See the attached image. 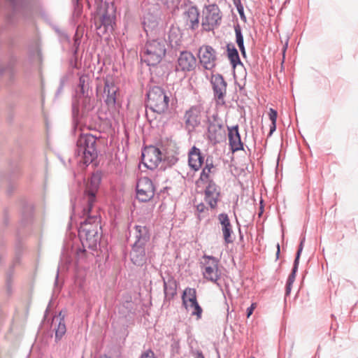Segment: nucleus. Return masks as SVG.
I'll list each match as a JSON object with an SVG mask.
<instances>
[{"instance_id": "nucleus-1", "label": "nucleus", "mask_w": 358, "mask_h": 358, "mask_svg": "<svg viewBox=\"0 0 358 358\" xmlns=\"http://www.w3.org/2000/svg\"><path fill=\"white\" fill-rule=\"evenodd\" d=\"M96 140L97 138L91 134L80 135L75 150L76 157H80L78 162L88 166L97 158Z\"/></svg>"}, {"instance_id": "nucleus-2", "label": "nucleus", "mask_w": 358, "mask_h": 358, "mask_svg": "<svg viewBox=\"0 0 358 358\" xmlns=\"http://www.w3.org/2000/svg\"><path fill=\"white\" fill-rule=\"evenodd\" d=\"M115 10L113 4L101 1L97 5L94 25L97 35L102 36L112 32L115 24Z\"/></svg>"}, {"instance_id": "nucleus-3", "label": "nucleus", "mask_w": 358, "mask_h": 358, "mask_svg": "<svg viewBox=\"0 0 358 358\" xmlns=\"http://www.w3.org/2000/svg\"><path fill=\"white\" fill-rule=\"evenodd\" d=\"M146 95L145 107L148 119H149V111L161 115L167 110L169 97L162 87L153 86L150 88Z\"/></svg>"}, {"instance_id": "nucleus-4", "label": "nucleus", "mask_w": 358, "mask_h": 358, "mask_svg": "<svg viewBox=\"0 0 358 358\" xmlns=\"http://www.w3.org/2000/svg\"><path fill=\"white\" fill-rule=\"evenodd\" d=\"M166 42L164 39L148 41L141 57L148 66L157 65L166 55Z\"/></svg>"}, {"instance_id": "nucleus-5", "label": "nucleus", "mask_w": 358, "mask_h": 358, "mask_svg": "<svg viewBox=\"0 0 358 358\" xmlns=\"http://www.w3.org/2000/svg\"><path fill=\"white\" fill-rule=\"evenodd\" d=\"M101 181V175L98 173H93L90 182L87 185L82 198V205H86L84 213H89L94 207L96 202V195Z\"/></svg>"}, {"instance_id": "nucleus-6", "label": "nucleus", "mask_w": 358, "mask_h": 358, "mask_svg": "<svg viewBox=\"0 0 358 358\" xmlns=\"http://www.w3.org/2000/svg\"><path fill=\"white\" fill-rule=\"evenodd\" d=\"M207 137L214 145L220 143L225 138V130L222 119L217 113L208 117Z\"/></svg>"}, {"instance_id": "nucleus-7", "label": "nucleus", "mask_w": 358, "mask_h": 358, "mask_svg": "<svg viewBox=\"0 0 358 358\" xmlns=\"http://www.w3.org/2000/svg\"><path fill=\"white\" fill-rule=\"evenodd\" d=\"M82 215H80V226L78 227V233H83L85 230L89 231H101L100 226V217L96 211H94V207L89 213H84L86 205H82Z\"/></svg>"}, {"instance_id": "nucleus-8", "label": "nucleus", "mask_w": 358, "mask_h": 358, "mask_svg": "<svg viewBox=\"0 0 358 358\" xmlns=\"http://www.w3.org/2000/svg\"><path fill=\"white\" fill-rule=\"evenodd\" d=\"M151 258L152 250L150 246L131 245L129 259L135 266L140 267L145 266L148 261L150 262Z\"/></svg>"}, {"instance_id": "nucleus-9", "label": "nucleus", "mask_w": 358, "mask_h": 358, "mask_svg": "<svg viewBox=\"0 0 358 358\" xmlns=\"http://www.w3.org/2000/svg\"><path fill=\"white\" fill-rule=\"evenodd\" d=\"M203 259H208L202 271L203 278L220 287V285L217 282L221 275L218 268L219 259L213 256L206 255H203Z\"/></svg>"}, {"instance_id": "nucleus-10", "label": "nucleus", "mask_w": 358, "mask_h": 358, "mask_svg": "<svg viewBox=\"0 0 358 358\" xmlns=\"http://www.w3.org/2000/svg\"><path fill=\"white\" fill-rule=\"evenodd\" d=\"M203 109V106L199 104L191 106L185 111L184 115L185 127L188 132L193 131L200 125Z\"/></svg>"}, {"instance_id": "nucleus-11", "label": "nucleus", "mask_w": 358, "mask_h": 358, "mask_svg": "<svg viewBox=\"0 0 358 358\" xmlns=\"http://www.w3.org/2000/svg\"><path fill=\"white\" fill-rule=\"evenodd\" d=\"M155 187L150 178H141L136 185V196L141 202H148L155 196Z\"/></svg>"}, {"instance_id": "nucleus-12", "label": "nucleus", "mask_w": 358, "mask_h": 358, "mask_svg": "<svg viewBox=\"0 0 358 358\" xmlns=\"http://www.w3.org/2000/svg\"><path fill=\"white\" fill-rule=\"evenodd\" d=\"M131 245L150 246L151 234L150 229L146 226L135 225L129 231Z\"/></svg>"}, {"instance_id": "nucleus-13", "label": "nucleus", "mask_w": 358, "mask_h": 358, "mask_svg": "<svg viewBox=\"0 0 358 358\" xmlns=\"http://www.w3.org/2000/svg\"><path fill=\"white\" fill-rule=\"evenodd\" d=\"M162 159V154L160 150L155 146L150 145L142 151V162L148 169H156Z\"/></svg>"}, {"instance_id": "nucleus-14", "label": "nucleus", "mask_w": 358, "mask_h": 358, "mask_svg": "<svg viewBox=\"0 0 358 358\" xmlns=\"http://www.w3.org/2000/svg\"><path fill=\"white\" fill-rule=\"evenodd\" d=\"M104 87L103 95L104 101L108 108H114L117 101V93L119 87L115 83L112 76H106L103 79Z\"/></svg>"}, {"instance_id": "nucleus-15", "label": "nucleus", "mask_w": 358, "mask_h": 358, "mask_svg": "<svg viewBox=\"0 0 358 358\" xmlns=\"http://www.w3.org/2000/svg\"><path fill=\"white\" fill-rule=\"evenodd\" d=\"M196 67V59L189 51L180 52L176 64V72H190Z\"/></svg>"}, {"instance_id": "nucleus-16", "label": "nucleus", "mask_w": 358, "mask_h": 358, "mask_svg": "<svg viewBox=\"0 0 358 358\" xmlns=\"http://www.w3.org/2000/svg\"><path fill=\"white\" fill-rule=\"evenodd\" d=\"M201 64L208 70H211L216 65V51L210 45H203L199 50Z\"/></svg>"}, {"instance_id": "nucleus-17", "label": "nucleus", "mask_w": 358, "mask_h": 358, "mask_svg": "<svg viewBox=\"0 0 358 358\" xmlns=\"http://www.w3.org/2000/svg\"><path fill=\"white\" fill-rule=\"evenodd\" d=\"M213 86L214 96L218 101L224 103V99L227 94V82L221 74H214L210 80Z\"/></svg>"}, {"instance_id": "nucleus-18", "label": "nucleus", "mask_w": 358, "mask_h": 358, "mask_svg": "<svg viewBox=\"0 0 358 358\" xmlns=\"http://www.w3.org/2000/svg\"><path fill=\"white\" fill-rule=\"evenodd\" d=\"M222 16L217 6H213L208 10L205 17L202 20V26L206 31H211L220 24Z\"/></svg>"}, {"instance_id": "nucleus-19", "label": "nucleus", "mask_w": 358, "mask_h": 358, "mask_svg": "<svg viewBox=\"0 0 358 358\" xmlns=\"http://www.w3.org/2000/svg\"><path fill=\"white\" fill-rule=\"evenodd\" d=\"M83 233H78L80 240L83 247H87L92 250H96L101 238V231H84Z\"/></svg>"}, {"instance_id": "nucleus-20", "label": "nucleus", "mask_w": 358, "mask_h": 358, "mask_svg": "<svg viewBox=\"0 0 358 358\" xmlns=\"http://www.w3.org/2000/svg\"><path fill=\"white\" fill-rule=\"evenodd\" d=\"M217 220L222 226V232L225 244L234 242V237L232 225L231 224L228 215L222 213L218 215Z\"/></svg>"}, {"instance_id": "nucleus-21", "label": "nucleus", "mask_w": 358, "mask_h": 358, "mask_svg": "<svg viewBox=\"0 0 358 358\" xmlns=\"http://www.w3.org/2000/svg\"><path fill=\"white\" fill-rule=\"evenodd\" d=\"M220 196V192L217 185L213 180H209L205 189V201L211 208L217 207Z\"/></svg>"}, {"instance_id": "nucleus-22", "label": "nucleus", "mask_w": 358, "mask_h": 358, "mask_svg": "<svg viewBox=\"0 0 358 358\" xmlns=\"http://www.w3.org/2000/svg\"><path fill=\"white\" fill-rule=\"evenodd\" d=\"M229 145L233 152L243 150V143L241 141L238 131V126L228 127Z\"/></svg>"}, {"instance_id": "nucleus-23", "label": "nucleus", "mask_w": 358, "mask_h": 358, "mask_svg": "<svg viewBox=\"0 0 358 358\" xmlns=\"http://www.w3.org/2000/svg\"><path fill=\"white\" fill-rule=\"evenodd\" d=\"M199 12L196 7L191 6L184 13L186 24L192 30H195L199 27Z\"/></svg>"}, {"instance_id": "nucleus-24", "label": "nucleus", "mask_w": 358, "mask_h": 358, "mask_svg": "<svg viewBox=\"0 0 358 358\" xmlns=\"http://www.w3.org/2000/svg\"><path fill=\"white\" fill-rule=\"evenodd\" d=\"M188 162L189 166L194 171H198L203 162V158L201 156L200 150L195 146L189 152Z\"/></svg>"}, {"instance_id": "nucleus-25", "label": "nucleus", "mask_w": 358, "mask_h": 358, "mask_svg": "<svg viewBox=\"0 0 358 358\" xmlns=\"http://www.w3.org/2000/svg\"><path fill=\"white\" fill-rule=\"evenodd\" d=\"M163 280L165 299L170 301L173 299L177 293V282L172 276H169L167 280L163 278Z\"/></svg>"}, {"instance_id": "nucleus-26", "label": "nucleus", "mask_w": 358, "mask_h": 358, "mask_svg": "<svg viewBox=\"0 0 358 358\" xmlns=\"http://www.w3.org/2000/svg\"><path fill=\"white\" fill-rule=\"evenodd\" d=\"M90 77L87 75H82L79 78L78 84L76 90L78 97H87L90 92Z\"/></svg>"}, {"instance_id": "nucleus-27", "label": "nucleus", "mask_w": 358, "mask_h": 358, "mask_svg": "<svg viewBox=\"0 0 358 358\" xmlns=\"http://www.w3.org/2000/svg\"><path fill=\"white\" fill-rule=\"evenodd\" d=\"M304 242H305V237L303 236L301 239L300 244L299 245V248H298L296 254L295 259L294 261V264H293V267L292 269V272L289 275L288 278L287 280V282L289 284H293L295 280L296 274L298 271L299 264V259H300V256H301V254L303 248Z\"/></svg>"}, {"instance_id": "nucleus-28", "label": "nucleus", "mask_w": 358, "mask_h": 358, "mask_svg": "<svg viewBox=\"0 0 358 358\" xmlns=\"http://www.w3.org/2000/svg\"><path fill=\"white\" fill-rule=\"evenodd\" d=\"M227 56L231 64L235 68L238 64H241L238 52L234 44L228 43L227 45Z\"/></svg>"}, {"instance_id": "nucleus-29", "label": "nucleus", "mask_w": 358, "mask_h": 358, "mask_svg": "<svg viewBox=\"0 0 358 358\" xmlns=\"http://www.w3.org/2000/svg\"><path fill=\"white\" fill-rule=\"evenodd\" d=\"M196 291L194 288L187 287L182 295V302L183 306H187L192 301H196Z\"/></svg>"}, {"instance_id": "nucleus-30", "label": "nucleus", "mask_w": 358, "mask_h": 358, "mask_svg": "<svg viewBox=\"0 0 358 358\" xmlns=\"http://www.w3.org/2000/svg\"><path fill=\"white\" fill-rule=\"evenodd\" d=\"M234 31L236 34V43H237L239 50L243 57H245L246 52L244 45V39L242 34L241 27L239 24L234 25Z\"/></svg>"}, {"instance_id": "nucleus-31", "label": "nucleus", "mask_w": 358, "mask_h": 358, "mask_svg": "<svg viewBox=\"0 0 358 358\" xmlns=\"http://www.w3.org/2000/svg\"><path fill=\"white\" fill-rule=\"evenodd\" d=\"M186 310H192L191 315L195 316L197 320H200L202 317L203 309L201 306L199 304L197 300L195 301H192V303L187 305V306H184Z\"/></svg>"}, {"instance_id": "nucleus-32", "label": "nucleus", "mask_w": 358, "mask_h": 358, "mask_svg": "<svg viewBox=\"0 0 358 358\" xmlns=\"http://www.w3.org/2000/svg\"><path fill=\"white\" fill-rule=\"evenodd\" d=\"M214 167L212 162L209 163L208 160H206V165L204 168L203 169L201 175H200V180L203 182H208L210 180V173L211 171V169Z\"/></svg>"}, {"instance_id": "nucleus-33", "label": "nucleus", "mask_w": 358, "mask_h": 358, "mask_svg": "<svg viewBox=\"0 0 358 358\" xmlns=\"http://www.w3.org/2000/svg\"><path fill=\"white\" fill-rule=\"evenodd\" d=\"M66 331V328L64 323V318H61L57 327L55 329V341L57 342L58 341L61 340L62 336L65 334Z\"/></svg>"}, {"instance_id": "nucleus-34", "label": "nucleus", "mask_w": 358, "mask_h": 358, "mask_svg": "<svg viewBox=\"0 0 358 358\" xmlns=\"http://www.w3.org/2000/svg\"><path fill=\"white\" fill-rule=\"evenodd\" d=\"M33 215V207L31 205H27L24 207L22 211V221L23 222H27L29 221Z\"/></svg>"}, {"instance_id": "nucleus-35", "label": "nucleus", "mask_w": 358, "mask_h": 358, "mask_svg": "<svg viewBox=\"0 0 358 358\" xmlns=\"http://www.w3.org/2000/svg\"><path fill=\"white\" fill-rule=\"evenodd\" d=\"M11 4L15 12H17L20 8L26 7L27 3L24 0H8Z\"/></svg>"}, {"instance_id": "nucleus-36", "label": "nucleus", "mask_w": 358, "mask_h": 358, "mask_svg": "<svg viewBox=\"0 0 358 358\" xmlns=\"http://www.w3.org/2000/svg\"><path fill=\"white\" fill-rule=\"evenodd\" d=\"M234 1V4L235 5L236 9H237V11L238 13H239L240 15V17L241 19L243 21V22H246V17L244 14V8H243V6L241 2V0H233Z\"/></svg>"}, {"instance_id": "nucleus-37", "label": "nucleus", "mask_w": 358, "mask_h": 358, "mask_svg": "<svg viewBox=\"0 0 358 358\" xmlns=\"http://www.w3.org/2000/svg\"><path fill=\"white\" fill-rule=\"evenodd\" d=\"M277 115H278L277 111L275 110H274L273 108H270L269 113H268V116H269V119L271 121V123H276Z\"/></svg>"}, {"instance_id": "nucleus-38", "label": "nucleus", "mask_w": 358, "mask_h": 358, "mask_svg": "<svg viewBox=\"0 0 358 358\" xmlns=\"http://www.w3.org/2000/svg\"><path fill=\"white\" fill-rule=\"evenodd\" d=\"M66 81V77L61 78L60 82H59V87H58V89H57V90L56 92V95L57 96L59 95L62 93V92L63 89H64V87Z\"/></svg>"}, {"instance_id": "nucleus-39", "label": "nucleus", "mask_w": 358, "mask_h": 358, "mask_svg": "<svg viewBox=\"0 0 358 358\" xmlns=\"http://www.w3.org/2000/svg\"><path fill=\"white\" fill-rule=\"evenodd\" d=\"M140 358H155V356L152 350H148L141 354Z\"/></svg>"}, {"instance_id": "nucleus-40", "label": "nucleus", "mask_w": 358, "mask_h": 358, "mask_svg": "<svg viewBox=\"0 0 358 358\" xmlns=\"http://www.w3.org/2000/svg\"><path fill=\"white\" fill-rule=\"evenodd\" d=\"M192 355L194 358H205L203 352L201 350H196L192 352Z\"/></svg>"}, {"instance_id": "nucleus-41", "label": "nucleus", "mask_w": 358, "mask_h": 358, "mask_svg": "<svg viewBox=\"0 0 358 358\" xmlns=\"http://www.w3.org/2000/svg\"><path fill=\"white\" fill-rule=\"evenodd\" d=\"M206 210H207V208L203 203H200L196 206V210L199 213H203Z\"/></svg>"}, {"instance_id": "nucleus-42", "label": "nucleus", "mask_w": 358, "mask_h": 358, "mask_svg": "<svg viewBox=\"0 0 358 358\" xmlns=\"http://www.w3.org/2000/svg\"><path fill=\"white\" fill-rule=\"evenodd\" d=\"M60 266H58L57 270V274L55 276V289H57L58 291L60 290V287H58V278H59V273Z\"/></svg>"}, {"instance_id": "nucleus-43", "label": "nucleus", "mask_w": 358, "mask_h": 358, "mask_svg": "<svg viewBox=\"0 0 358 358\" xmlns=\"http://www.w3.org/2000/svg\"><path fill=\"white\" fill-rule=\"evenodd\" d=\"M80 1L81 0H72V3H73V7L76 10L80 11Z\"/></svg>"}, {"instance_id": "nucleus-44", "label": "nucleus", "mask_w": 358, "mask_h": 358, "mask_svg": "<svg viewBox=\"0 0 358 358\" xmlns=\"http://www.w3.org/2000/svg\"><path fill=\"white\" fill-rule=\"evenodd\" d=\"M292 285L293 284H289L287 282H286V286H285V296H287L290 294V292H291V290H292Z\"/></svg>"}, {"instance_id": "nucleus-45", "label": "nucleus", "mask_w": 358, "mask_h": 358, "mask_svg": "<svg viewBox=\"0 0 358 358\" xmlns=\"http://www.w3.org/2000/svg\"><path fill=\"white\" fill-rule=\"evenodd\" d=\"M255 309V304L252 303L250 307L247 308V317H249L253 313Z\"/></svg>"}, {"instance_id": "nucleus-46", "label": "nucleus", "mask_w": 358, "mask_h": 358, "mask_svg": "<svg viewBox=\"0 0 358 358\" xmlns=\"http://www.w3.org/2000/svg\"><path fill=\"white\" fill-rule=\"evenodd\" d=\"M276 129V123H271L270 127V134H271Z\"/></svg>"}, {"instance_id": "nucleus-47", "label": "nucleus", "mask_w": 358, "mask_h": 358, "mask_svg": "<svg viewBox=\"0 0 358 358\" xmlns=\"http://www.w3.org/2000/svg\"><path fill=\"white\" fill-rule=\"evenodd\" d=\"M279 254H280V245L278 243L277 244V252H276V257L277 258H278Z\"/></svg>"}, {"instance_id": "nucleus-48", "label": "nucleus", "mask_w": 358, "mask_h": 358, "mask_svg": "<svg viewBox=\"0 0 358 358\" xmlns=\"http://www.w3.org/2000/svg\"><path fill=\"white\" fill-rule=\"evenodd\" d=\"M13 189H14V187H10L8 189V190H7L8 194H10Z\"/></svg>"}, {"instance_id": "nucleus-49", "label": "nucleus", "mask_w": 358, "mask_h": 358, "mask_svg": "<svg viewBox=\"0 0 358 358\" xmlns=\"http://www.w3.org/2000/svg\"><path fill=\"white\" fill-rule=\"evenodd\" d=\"M99 358H110V357L108 356H106V355H103V356H100Z\"/></svg>"}, {"instance_id": "nucleus-50", "label": "nucleus", "mask_w": 358, "mask_h": 358, "mask_svg": "<svg viewBox=\"0 0 358 358\" xmlns=\"http://www.w3.org/2000/svg\"><path fill=\"white\" fill-rule=\"evenodd\" d=\"M72 208H73V213H76V208H75V206L73 204L72 205Z\"/></svg>"}, {"instance_id": "nucleus-51", "label": "nucleus", "mask_w": 358, "mask_h": 358, "mask_svg": "<svg viewBox=\"0 0 358 358\" xmlns=\"http://www.w3.org/2000/svg\"><path fill=\"white\" fill-rule=\"evenodd\" d=\"M3 71H0V74L3 73Z\"/></svg>"}, {"instance_id": "nucleus-52", "label": "nucleus", "mask_w": 358, "mask_h": 358, "mask_svg": "<svg viewBox=\"0 0 358 358\" xmlns=\"http://www.w3.org/2000/svg\"><path fill=\"white\" fill-rule=\"evenodd\" d=\"M251 358H255V357H251Z\"/></svg>"}]
</instances>
